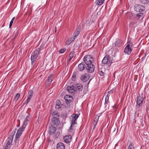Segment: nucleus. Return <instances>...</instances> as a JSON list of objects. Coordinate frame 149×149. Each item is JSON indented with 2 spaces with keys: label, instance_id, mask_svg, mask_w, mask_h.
<instances>
[{
  "label": "nucleus",
  "instance_id": "obj_1",
  "mask_svg": "<svg viewBox=\"0 0 149 149\" xmlns=\"http://www.w3.org/2000/svg\"><path fill=\"white\" fill-rule=\"evenodd\" d=\"M84 61L86 65V69L87 72L91 73L94 72L95 66L92 64L94 62L93 57L90 55H86L84 58Z\"/></svg>",
  "mask_w": 149,
  "mask_h": 149
},
{
  "label": "nucleus",
  "instance_id": "obj_2",
  "mask_svg": "<svg viewBox=\"0 0 149 149\" xmlns=\"http://www.w3.org/2000/svg\"><path fill=\"white\" fill-rule=\"evenodd\" d=\"M40 50L41 48L39 47L32 53L31 59V65H32L34 66L35 65V62L39 54Z\"/></svg>",
  "mask_w": 149,
  "mask_h": 149
},
{
  "label": "nucleus",
  "instance_id": "obj_3",
  "mask_svg": "<svg viewBox=\"0 0 149 149\" xmlns=\"http://www.w3.org/2000/svg\"><path fill=\"white\" fill-rule=\"evenodd\" d=\"M132 42L130 41L128 42L127 45L126 46L124 49V52L129 55L131 52L132 49Z\"/></svg>",
  "mask_w": 149,
  "mask_h": 149
},
{
  "label": "nucleus",
  "instance_id": "obj_4",
  "mask_svg": "<svg viewBox=\"0 0 149 149\" xmlns=\"http://www.w3.org/2000/svg\"><path fill=\"white\" fill-rule=\"evenodd\" d=\"M143 98L140 96H138L137 99L136 110L137 111H139L140 110L139 107L141 106L143 103Z\"/></svg>",
  "mask_w": 149,
  "mask_h": 149
},
{
  "label": "nucleus",
  "instance_id": "obj_5",
  "mask_svg": "<svg viewBox=\"0 0 149 149\" xmlns=\"http://www.w3.org/2000/svg\"><path fill=\"white\" fill-rule=\"evenodd\" d=\"M102 64H107L108 66H110L112 63V61L110 60L109 56H106L102 61Z\"/></svg>",
  "mask_w": 149,
  "mask_h": 149
},
{
  "label": "nucleus",
  "instance_id": "obj_6",
  "mask_svg": "<svg viewBox=\"0 0 149 149\" xmlns=\"http://www.w3.org/2000/svg\"><path fill=\"white\" fill-rule=\"evenodd\" d=\"M67 89L68 92L74 94L77 92V89L75 87L74 85L71 86H68Z\"/></svg>",
  "mask_w": 149,
  "mask_h": 149
},
{
  "label": "nucleus",
  "instance_id": "obj_7",
  "mask_svg": "<svg viewBox=\"0 0 149 149\" xmlns=\"http://www.w3.org/2000/svg\"><path fill=\"white\" fill-rule=\"evenodd\" d=\"M134 9L137 12H141L145 10V8L143 5L139 4L135 7Z\"/></svg>",
  "mask_w": 149,
  "mask_h": 149
},
{
  "label": "nucleus",
  "instance_id": "obj_8",
  "mask_svg": "<svg viewBox=\"0 0 149 149\" xmlns=\"http://www.w3.org/2000/svg\"><path fill=\"white\" fill-rule=\"evenodd\" d=\"M72 119L71 121V125L70 126V129L72 126H74L76 123V120L78 117V116L77 114H73L71 116Z\"/></svg>",
  "mask_w": 149,
  "mask_h": 149
},
{
  "label": "nucleus",
  "instance_id": "obj_9",
  "mask_svg": "<svg viewBox=\"0 0 149 149\" xmlns=\"http://www.w3.org/2000/svg\"><path fill=\"white\" fill-rule=\"evenodd\" d=\"M33 95V92L31 90H30L29 91L27 95V99L25 102L26 104H27L30 101L31 98Z\"/></svg>",
  "mask_w": 149,
  "mask_h": 149
},
{
  "label": "nucleus",
  "instance_id": "obj_10",
  "mask_svg": "<svg viewBox=\"0 0 149 149\" xmlns=\"http://www.w3.org/2000/svg\"><path fill=\"white\" fill-rule=\"evenodd\" d=\"M80 79L81 80L84 82H86L89 79V77L88 75L85 74H83L80 77Z\"/></svg>",
  "mask_w": 149,
  "mask_h": 149
},
{
  "label": "nucleus",
  "instance_id": "obj_11",
  "mask_svg": "<svg viewBox=\"0 0 149 149\" xmlns=\"http://www.w3.org/2000/svg\"><path fill=\"white\" fill-rule=\"evenodd\" d=\"M64 142L68 143L72 141V136L70 135H66L63 137Z\"/></svg>",
  "mask_w": 149,
  "mask_h": 149
},
{
  "label": "nucleus",
  "instance_id": "obj_12",
  "mask_svg": "<svg viewBox=\"0 0 149 149\" xmlns=\"http://www.w3.org/2000/svg\"><path fill=\"white\" fill-rule=\"evenodd\" d=\"M60 122L59 118H52V119L51 124L52 125H56Z\"/></svg>",
  "mask_w": 149,
  "mask_h": 149
},
{
  "label": "nucleus",
  "instance_id": "obj_13",
  "mask_svg": "<svg viewBox=\"0 0 149 149\" xmlns=\"http://www.w3.org/2000/svg\"><path fill=\"white\" fill-rule=\"evenodd\" d=\"M56 130V128L54 127L50 126L49 129V131L51 135L54 134Z\"/></svg>",
  "mask_w": 149,
  "mask_h": 149
},
{
  "label": "nucleus",
  "instance_id": "obj_14",
  "mask_svg": "<svg viewBox=\"0 0 149 149\" xmlns=\"http://www.w3.org/2000/svg\"><path fill=\"white\" fill-rule=\"evenodd\" d=\"M112 93V91H109L108 92L107 94V95H106L105 98V102L104 103L105 104H107L109 102V97L110 95V94H111Z\"/></svg>",
  "mask_w": 149,
  "mask_h": 149
},
{
  "label": "nucleus",
  "instance_id": "obj_15",
  "mask_svg": "<svg viewBox=\"0 0 149 149\" xmlns=\"http://www.w3.org/2000/svg\"><path fill=\"white\" fill-rule=\"evenodd\" d=\"M57 149H65V145L62 142L58 143L56 145Z\"/></svg>",
  "mask_w": 149,
  "mask_h": 149
},
{
  "label": "nucleus",
  "instance_id": "obj_16",
  "mask_svg": "<svg viewBox=\"0 0 149 149\" xmlns=\"http://www.w3.org/2000/svg\"><path fill=\"white\" fill-rule=\"evenodd\" d=\"M75 87L77 90V88L79 91H81L83 89V85L80 84H78L74 85Z\"/></svg>",
  "mask_w": 149,
  "mask_h": 149
},
{
  "label": "nucleus",
  "instance_id": "obj_17",
  "mask_svg": "<svg viewBox=\"0 0 149 149\" xmlns=\"http://www.w3.org/2000/svg\"><path fill=\"white\" fill-rule=\"evenodd\" d=\"M123 41L120 39H118L115 43L116 47H120L123 44Z\"/></svg>",
  "mask_w": 149,
  "mask_h": 149
},
{
  "label": "nucleus",
  "instance_id": "obj_18",
  "mask_svg": "<svg viewBox=\"0 0 149 149\" xmlns=\"http://www.w3.org/2000/svg\"><path fill=\"white\" fill-rule=\"evenodd\" d=\"M143 17V13H139L136 15V18L139 21L142 20Z\"/></svg>",
  "mask_w": 149,
  "mask_h": 149
},
{
  "label": "nucleus",
  "instance_id": "obj_19",
  "mask_svg": "<svg viewBox=\"0 0 149 149\" xmlns=\"http://www.w3.org/2000/svg\"><path fill=\"white\" fill-rule=\"evenodd\" d=\"M86 66L85 64L82 63L79 64L78 65V69L80 71H82L84 69L86 68Z\"/></svg>",
  "mask_w": 149,
  "mask_h": 149
},
{
  "label": "nucleus",
  "instance_id": "obj_20",
  "mask_svg": "<svg viewBox=\"0 0 149 149\" xmlns=\"http://www.w3.org/2000/svg\"><path fill=\"white\" fill-rule=\"evenodd\" d=\"M52 75L51 74L48 77V79H47L46 83L48 85L50 84L52 80Z\"/></svg>",
  "mask_w": 149,
  "mask_h": 149
},
{
  "label": "nucleus",
  "instance_id": "obj_21",
  "mask_svg": "<svg viewBox=\"0 0 149 149\" xmlns=\"http://www.w3.org/2000/svg\"><path fill=\"white\" fill-rule=\"evenodd\" d=\"M12 142V139L8 140V141L7 142L5 148L7 149H9L10 147V145L11 144Z\"/></svg>",
  "mask_w": 149,
  "mask_h": 149
},
{
  "label": "nucleus",
  "instance_id": "obj_22",
  "mask_svg": "<svg viewBox=\"0 0 149 149\" xmlns=\"http://www.w3.org/2000/svg\"><path fill=\"white\" fill-rule=\"evenodd\" d=\"M53 118H59V115L56 111H54L52 113Z\"/></svg>",
  "mask_w": 149,
  "mask_h": 149
},
{
  "label": "nucleus",
  "instance_id": "obj_23",
  "mask_svg": "<svg viewBox=\"0 0 149 149\" xmlns=\"http://www.w3.org/2000/svg\"><path fill=\"white\" fill-rule=\"evenodd\" d=\"M16 130L15 129V130L13 131L10 134V136L8 138V140H12V141H13V136H14L15 132H16Z\"/></svg>",
  "mask_w": 149,
  "mask_h": 149
},
{
  "label": "nucleus",
  "instance_id": "obj_24",
  "mask_svg": "<svg viewBox=\"0 0 149 149\" xmlns=\"http://www.w3.org/2000/svg\"><path fill=\"white\" fill-rule=\"evenodd\" d=\"M25 128H23L22 127V126L18 129L17 132L20 134H22V132L24 131Z\"/></svg>",
  "mask_w": 149,
  "mask_h": 149
},
{
  "label": "nucleus",
  "instance_id": "obj_25",
  "mask_svg": "<svg viewBox=\"0 0 149 149\" xmlns=\"http://www.w3.org/2000/svg\"><path fill=\"white\" fill-rule=\"evenodd\" d=\"M104 0H97L96 1V4L98 5H102L104 2Z\"/></svg>",
  "mask_w": 149,
  "mask_h": 149
},
{
  "label": "nucleus",
  "instance_id": "obj_26",
  "mask_svg": "<svg viewBox=\"0 0 149 149\" xmlns=\"http://www.w3.org/2000/svg\"><path fill=\"white\" fill-rule=\"evenodd\" d=\"M77 74V73L76 72H74L72 76V79L73 81H75L76 79Z\"/></svg>",
  "mask_w": 149,
  "mask_h": 149
},
{
  "label": "nucleus",
  "instance_id": "obj_27",
  "mask_svg": "<svg viewBox=\"0 0 149 149\" xmlns=\"http://www.w3.org/2000/svg\"><path fill=\"white\" fill-rule=\"evenodd\" d=\"M20 97V94L19 93H17L16 94V95L15 97L14 101L15 102H16L18 99Z\"/></svg>",
  "mask_w": 149,
  "mask_h": 149
},
{
  "label": "nucleus",
  "instance_id": "obj_28",
  "mask_svg": "<svg viewBox=\"0 0 149 149\" xmlns=\"http://www.w3.org/2000/svg\"><path fill=\"white\" fill-rule=\"evenodd\" d=\"M141 3L144 4H146L149 3V0H139Z\"/></svg>",
  "mask_w": 149,
  "mask_h": 149
},
{
  "label": "nucleus",
  "instance_id": "obj_29",
  "mask_svg": "<svg viewBox=\"0 0 149 149\" xmlns=\"http://www.w3.org/2000/svg\"><path fill=\"white\" fill-rule=\"evenodd\" d=\"M136 26V24L134 22H132L130 24V26L131 27H134Z\"/></svg>",
  "mask_w": 149,
  "mask_h": 149
},
{
  "label": "nucleus",
  "instance_id": "obj_30",
  "mask_svg": "<svg viewBox=\"0 0 149 149\" xmlns=\"http://www.w3.org/2000/svg\"><path fill=\"white\" fill-rule=\"evenodd\" d=\"M18 140L19 139L16 140V139H15V140L14 141L15 143V148H15L16 147H17L18 146V145L19 143Z\"/></svg>",
  "mask_w": 149,
  "mask_h": 149
},
{
  "label": "nucleus",
  "instance_id": "obj_31",
  "mask_svg": "<svg viewBox=\"0 0 149 149\" xmlns=\"http://www.w3.org/2000/svg\"><path fill=\"white\" fill-rule=\"evenodd\" d=\"M28 121H26L25 120H24V123L22 125V127L23 128H25L26 127L27 124V122Z\"/></svg>",
  "mask_w": 149,
  "mask_h": 149
},
{
  "label": "nucleus",
  "instance_id": "obj_32",
  "mask_svg": "<svg viewBox=\"0 0 149 149\" xmlns=\"http://www.w3.org/2000/svg\"><path fill=\"white\" fill-rule=\"evenodd\" d=\"M21 134H20L17 133V132L15 136V139H16V140L19 139V138L21 136Z\"/></svg>",
  "mask_w": 149,
  "mask_h": 149
},
{
  "label": "nucleus",
  "instance_id": "obj_33",
  "mask_svg": "<svg viewBox=\"0 0 149 149\" xmlns=\"http://www.w3.org/2000/svg\"><path fill=\"white\" fill-rule=\"evenodd\" d=\"M56 106H61V103L60 101L58 100H57L56 102Z\"/></svg>",
  "mask_w": 149,
  "mask_h": 149
},
{
  "label": "nucleus",
  "instance_id": "obj_34",
  "mask_svg": "<svg viewBox=\"0 0 149 149\" xmlns=\"http://www.w3.org/2000/svg\"><path fill=\"white\" fill-rule=\"evenodd\" d=\"M66 49L65 48L63 49H60L59 52L60 53H63L65 51H66Z\"/></svg>",
  "mask_w": 149,
  "mask_h": 149
},
{
  "label": "nucleus",
  "instance_id": "obj_35",
  "mask_svg": "<svg viewBox=\"0 0 149 149\" xmlns=\"http://www.w3.org/2000/svg\"><path fill=\"white\" fill-rule=\"evenodd\" d=\"M81 30V26L79 25L76 29V31L78 33H79Z\"/></svg>",
  "mask_w": 149,
  "mask_h": 149
},
{
  "label": "nucleus",
  "instance_id": "obj_36",
  "mask_svg": "<svg viewBox=\"0 0 149 149\" xmlns=\"http://www.w3.org/2000/svg\"><path fill=\"white\" fill-rule=\"evenodd\" d=\"M72 98V97L71 96L70 97V96L68 95H65L64 97V99L66 100H67V99H68V98Z\"/></svg>",
  "mask_w": 149,
  "mask_h": 149
},
{
  "label": "nucleus",
  "instance_id": "obj_37",
  "mask_svg": "<svg viewBox=\"0 0 149 149\" xmlns=\"http://www.w3.org/2000/svg\"><path fill=\"white\" fill-rule=\"evenodd\" d=\"M71 100L70 99H68L66 100L65 102L67 104H69L71 102Z\"/></svg>",
  "mask_w": 149,
  "mask_h": 149
},
{
  "label": "nucleus",
  "instance_id": "obj_38",
  "mask_svg": "<svg viewBox=\"0 0 149 149\" xmlns=\"http://www.w3.org/2000/svg\"><path fill=\"white\" fill-rule=\"evenodd\" d=\"M79 33H78L76 31L75 32L73 36H74V38H76L77 37V36L79 35Z\"/></svg>",
  "mask_w": 149,
  "mask_h": 149
},
{
  "label": "nucleus",
  "instance_id": "obj_39",
  "mask_svg": "<svg viewBox=\"0 0 149 149\" xmlns=\"http://www.w3.org/2000/svg\"><path fill=\"white\" fill-rule=\"evenodd\" d=\"M73 53H71L69 55V57L70 58V60H71L73 56Z\"/></svg>",
  "mask_w": 149,
  "mask_h": 149
},
{
  "label": "nucleus",
  "instance_id": "obj_40",
  "mask_svg": "<svg viewBox=\"0 0 149 149\" xmlns=\"http://www.w3.org/2000/svg\"><path fill=\"white\" fill-rule=\"evenodd\" d=\"M99 116H96L95 118L94 121L97 122L98 121V119H99Z\"/></svg>",
  "mask_w": 149,
  "mask_h": 149
},
{
  "label": "nucleus",
  "instance_id": "obj_41",
  "mask_svg": "<svg viewBox=\"0 0 149 149\" xmlns=\"http://www.w3.org/2000/svg\"><path fill=\"white\" fill-rule=\"evenodd\" d=\"M75 39V38H74V37L70 38L69 39L70 43H71V42H72Z\"/></svg>",
  "mask_w": 149,
  "mask_h": 149
},
{
  "label": "nucleus",
  "instance_id": "obj_42",
  "mask_svg": "<svg viewBox=\"0 0 149 149\" xmlns=\"http://www.w3.org/2000/svg\"><path fill=\"white\" fill-rule=\"evenodd\" d=\"M97 122L94 121V122H93V126H94V127H93V129H94L95 128V127L96 125L97 124Z\"/></svg>",
  "mask_w": 149,
  "mask_h": 149
},
{
  "label": "nucleus",
  "instance_id": "obj_43",
  "mask_svg": "<svg viewBox=\"0 0 149 149\" xmlns=\"http://www.w3.org/2000/svg\"><path fill=\"white\" fill-rule=\"evenodd\" d=\"M30 119V117L29 114L26 117L25 120L27 121H29V120Z\"/></svg>",
  "mask_w": 149,
  "mask_h": 149
},
{
  "label": "nucleus",
  "instance_id": "obj_44",
  "mask_svg": "<svg viewBox=\"0 0 149 149\" xmlns=\"http://www.w3.org/2000/svg\"><path fill=\"white\" fill-rule=\"evenodd\" d=\"M99 74L101 76H103L104 74L103 72L102 71H100L99 72Z\"/></svg>",
  "mask_w": 149,
  "mask_h": 149
},
{
  "label": "nucleus",
  "instance_id": "obj_45",
  "mask_svg": "<svg viewBox=\"0 0 149 149\" xmlns=\"http://www.w3.org/2000/svg\"><path fill=\"white\" fill-rule=\"evenodd\" d=\"M61 107V106H56V105L55 108L56 109L59 110L60 108Z\"/></svg>",
  "mask_w": 149,
  "mask_h": 149
},
{
  "label": "nucleus",
  "instance_id": "obj_46",
  "mask_svg": "<svg viewBox=\"0 0 149 149\" xmlns=\"http://www.w3.org/2000/svg\"><path fill=\"white\" fill-rule=\"evenodd\" d=\"M134 148L133 147V146H132V145L131 144H130L128 149H130H130H132V148Z\"/></svg>",
  "mask_w": 149,
  "mask_h": 149
},
{
  "label": "nucleus",
  "instance_id": "obj_47",
  "mask_svg": "<svg viewBox=\"0 0 149 149\" xmlns=\"http://www.w3.org/2000/svg\"><path fill=\"white\" fill-rule=\"evenodd\" d=\"M13 23V22H12L11 21H10V23L9 26V27L10 28H11Z\"/></svg>",
  "mask_w": 149,
  "mask_h": 149
},
{
  "label": "nucleus",
  "instance_id": "obj_48",
  "mask_svg": "<svg viewBox=\"0 0 149 149\" xmlns=\"http://www.w3.org/2000/svg\"><path fill=\"white\" fill-rule=\"evenodd\" d=\"M15 19V17H13L12 19H11V21H12L13 22L14 20Z\"/></svg>",
  "mask_w": 149,
  "mask_h": 149
},
{
  "label": "nucleus",
  "instance_id": "obj_49",
  "mask_svg": "<svg viewBox=\"0 0 149 149\" xmlns=\"http://www.w3.org/2000/svg\"><path fill=\"white\" fill-rule=\"evenodd\" d=\"M66 43L68 44H69L70 43L69 39L67 41Z\"/></svg>",
  "mask_w": 149,
  "mask_h": 149
},
{
  "label": "nucleus",
  "instance_id": "obj_50",
  "mask_svg": "<svg viewBox=\"0 0 149 149\" xmlns=\"http://www.w3.org/2000/svg\"><path fill=\"white\" fill-rule=\"evenodd\" d=\"M117 146V144H116V145H115V146Z\"/></svg>",
  "mask_w": 149,
  "mask_h": 149
}]
</instances>
